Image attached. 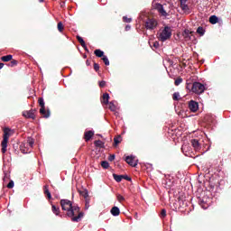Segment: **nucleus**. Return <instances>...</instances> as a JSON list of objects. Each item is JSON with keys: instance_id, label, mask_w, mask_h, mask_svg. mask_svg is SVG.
<instances>
[{"instance_id": "nucleus-1", "label": "nucleus", "mask_w": 231, "mask_h": 231, "mask_svg": "<svg viewBox=\"0 0 231 231\" xmlns=\"http://www.w3.org/2000/svg\"><path fill=\"white\" fill-rule=\"evenodd\" d=\"M60 205L62 210L67 212V217H71L73 223H79L84 217V213L80 212V208L78 205H73L70 200L61 199Z\"/></svg>"}, {"instance_id": "nucleus-2", "label": "nucleus", "mask_w": 231, "mask_h": 231, "mask_svg": "<svg viewBox=\"0 0 231 231\" xmlns=\"http://www.w3.org/2000/svg\"><path fill=\"white\" fill-rule=\"evenodd\" d=\"M171 37H172V30H171L169 26H165L164 29L157 34V39H159L161 42H165V41H168Z\"/></svg>"}, {"instance_id": "nucleus-3", "label": "nucleus", "mask_w": 231, "mask_h": 231, "mask_svg": "<svg viewBox=\"0 0 231 231\" xmlns=\"http://www.w3.org/2000/svg\"><path fill=\"white\" fill-rule=\"evenodd\" d=\"M8 138H10V129L5 128L4 130V139L2 142V152L5 154L6 152V147H8Z\"/></svg>"}, {"instance_id": "nucleus-4", "label": "nucleus", "mask_w": 231, "mask_h": 231, "mask_svg": "<svg viewBox=\"0 0 231 231\" xmlns=\"http://www.w3.org/2000/svg\"><path fill=\"white\" fill-rule=\"evenodd\" d=\"M191 91L196 93V95H201L202 93H205V85L200 82H194L192 84Z\"/></svg>"}, {"instance_id": "nucleus-5", "label": "nucleus", "mask_w": 231, "mask_h": 231, "mask_svg": "<svg viewBox=\"0 0 231 231\" xmlns=\"http://www.w3.org/2000/svg\"><path fill=\"white\" fill-rule=\"evenodd\" d=\"M146 30H156L158 28V21L156 19H148L145 23Z\"/></svg>"}, {"instance_id": "nucleus-6", "label": "nucleus", "mask_w": 231, "mask_h": 231, "mask_svg": "<svg viewBox=\"0 0 231 231\" xmlns=\"http://www.w3.org/2000/svg\"><path fill=\"white\" fill-rule=\"evenodd\" d=\"M155 10L159 12V14H161V15H162V17H167V15H169V14H167V11H165V8L163 7V5L157 3L155 4Z\"/></svg>"}, {"instance_id": "nucleus-7", "label": "nucleus", "mask_w": 231, "mask_h": 231, "mask_svg": "<svg viewBox=\"0 0 231 231\" xmlns=\"http://www.w3.org/2000/svg\"><path fill=\"white\" fill-rule=\"evenodd\" d=\"M189 109L192 113H196V111H198V109H199V104L194 100H190L189 102Z\"/></svg>"}, {"instance_id": "nucleus-8", "label": "nucleus", "mask_w": 231, "mask_h": 231, "mask_svg": "<svg viewBox=\"0 0 231 231\" xmlns=\"http://www.w3.org/2000/svg\"><path fill=\"white\" fill-rule=\"evenodd\" d=\"M180 3V8L182 12L189 14L190 12V8H189V5H187V1L189 0H179Z\"/></svg>"}, {"instance_id": "nucleus-9", "label": "nucleus", "mask_w": 231, "mask_h": 231, "mask_svg": "<svg viewBox=\"0 0 231 231\" xmlns=\"http://www.w3.org/2000/svg\"><path fill=\"white\" fill-rule=\"evenodd\" d=\"M125 162L128 165H131V167H136L138 165V162L134 161V157L133 155L126 156Z\"/></svg>"}, {"instance_id": "nucleus-10", "label": "nucleus", "mask_w": 231, "mask_h": 231, "mask_svg": "<svg viewBox=\"0 0 231 231\" xmlns=\"http://www.w3.org/2000/svg\"><path fill=\"white\" fill-rule=\"evenodd\" d=\"M23 116L25 118H32V120H35V110L31 109L29 111H23Z\"/></svg>"}, {"instance_id": "nucleus-11", "label": "nucleus", "mask_w": 231, "mask_h": 231, "mask_svg": "<svg viewBox=\"0 0 231 231\" xmlns=\"http://www.w3.org/2000/svg\"><path fill=\"white\" fill-rule=\"evenodd\" d=\"M190 143L195 151H201V143L198 139H191Z\"/></svg>"}, {"instance_id": "nucleus-12", "label": "nucleus", "mask_w": 231, "mask_h": 231, "mask_svg": "<svg viewBox=\"0 0 231 231\" xmlns=\"http://www.w3.org/2000/svg\"><path fill=\"white\" fill-rule=\"evenodd\" d=\"M199 203L200 207H202V208H204V209L208 208V205H210V203H208V201L207 200V198H205V197H203L202 199H199Z\"/></svg>"}, {"instance_id": "nucleus-13", "label": "nucleus", "mask_w": 231, "mask_h": 231, "mask_svg": "<svg viewBox=\"0 0 231 231\" xmlns=\"http://www.w3.org/2000/svg\"><path fill=\"white\" fill-rule=\"evenodd\" d=\"M40 113L42 115L43 118H50V110L46 111V106L41 107L40 108Z\"/></svg>"}, {"instance_id": "nucleus-14", "label": "nucleus", "mask_w": 231, "mask_h": 231, "mask_svg": "<svg viewBox=\"0 0 231 231\" xmlns=\"http://www.w3.org/2000/svg\"><path fill=\"white\" fill-rule=\"evenodd\" d=\"M94 134H95V132L92 131V130H89V131L85 132L84 136H85L86 142H89V140H90L91 138H93Z\"/></svg>"}, {"instance_id": "nucleus-15", "label": "nucleus", "mask_w": 231, "mask_h": 231, "mask_svg": "<svg viewBox=\"0 0 231 231\" xmlns=\"http://www.w3.org/2000/svg\"><path fill=\"white\" fill-rule=\"evenodd\" d=\"M110 212L114 217L120 216V208L118 207H113Z\"/></svg>"}, {"instance_id": "nucleus-16", "label": "nucleus", "mask_w": 231, "mask_h": 231, "mask_svg": "<svg viewBox=\"0 0 231 231\" xmlns=\"http://www.w3.org/2000/svg\"><path fill=\"white\" fill-rule=\"evenodd\" d=\"M51 210L55 216H60V208L51 205Z\"/></svg>"}, {"instance_id": "nucleus-17", "label": "nucleus", "mask_w": 231, "mask_h": 231, "mask_svg": "<svg viewBox=\"0 0 231 231\" xmlns=\"http://www.w3.org/2000/svg\"><path fill=\"white\" fill-rule=\"evenodd\" d=\"M77 40L81 44L82 48H84V50L88 51V47L86 46V42H84V39L82 37H80L79 35H78Z\"/></svg>"}, {"instance_id": "nucleus-18", "label": "nucleus", "mask_w": 231, "mask_h": 231, "mask_svg": "<svg viewBox=\"0 0 231 231\" xmlns=\"http://www.w3.org/2000/svg\"><path fill=\"white\" fill-rule=\"evenodd\" d=\"M33 143H35V142L33 141V138L28 137L27 143L24 145H26V147H30V149H32V147H33Z\"/></svg>"}, {"instance_id": "nucleus-19", "label": "nucleus", "mask_w": 231, "mask_h": 231, "mask_svg": "<svg viewBox=\"0 0 231 231\" xmlns=\"http://www.w3.org/2000/svg\"><path fill=\"white\" fill-rule=\"evenodd\" d=\"M218 21H219V18H217V16H216V15H211L209 17V23L211 24H217Z\"/></svg>"}, {"instance_id": "nucleus-20", "label": "nucleus", "mask_w": 231, "mask_h": 231, "mask_svg": "<svg viewBox=\"0 0 231 231\" xmlns=\"http://www.w3.org/2000/svg\"><path fill=\"white\" fill-rule=\"evenodd\" d=\"M12 59H14V56L12 54H9L6 56H3L1 58V60H3V62H10V60H12Z\"/></svg>"}, {"instance_id": "nucleus-21", "label": "nucleus", "mask_w": 231, "mask_h": 231, "mask_svg": "<svg viewBox=\"0 0 231 231\" xmlns=\"http://www.w3.org/2000/svg\"><path fill=\"white\" fill-rule=\"evenodd\" d=\"M113 178L116 181H117V183H120V181H122V180H124V175H117V174L114 173Z\"/></svg>"}, {"instance_id": "nucleus-22", "label": "nucleus", "mask_w": 231, "mask_h": 231, "mask_svg": "<svg viewBox=\"0 0 231 231\" xmlns=\"http://www.w3.org/2000/svg\"><path fill=\"white\" fill-rule=\"evenodd\" d=\"M96 57L101 58V57H105L104 56V51H101L100 49H97L94 51Z\"/></svg>"}, {"instance_id": "nucleus-23", "label": "nucleus", "mask_w": 231, "mask_h": 231, "mask_svg": "<svg viewBox=\"0 0 231 231\" xmlns=\"http://www.w3.org/2000/svg\"><path fill=\"white\" fill-rule=\"evenodd\" d=\"M43 190H44V194L47 195L48 199H51V193L50 192L48 186H44Z\"/></svg>"}, {"instance_id": "nucleus-24", "label": "nucleus", "mask_w": 231, "mask_h": 231, "mask_svg": "<svg viewBox=\"0 0 231 231\" xmlns=\"http://www.w3.org/2000/svg\"><path fill=\"white\" fill-rule=\"evenodd\" d=\"M108 107L110 109V111H116V105H115L114 101H111L110 103H108Z\"/></svg>"}, {"instance_id": "nucleus-25", "label": "nucleus", "mask_w": 231, "mask_h": 231, "mask_svg": "<svg viewBox=\"0 0 231 231\" xmlns=\"http://www.w3.org/2000/svg\"><path fill=\"white\" fill-rule=\"evenodd\" d=\"M122 142V136L117 135L116 137L114 138V145L116 146L118 143H121Z\"/></svg>"}, {"instance_id": "nucleus-26", "label": "nucleus", "mask_w": 231, "mask_h": 231, "mask_svg": "<svg viewBox=\"0 0 231 231\" xmlns=\"http://www.w3.org/2000/svg\"><path fill=\"white\" fill-rule=\"evenodd\" d=\"M197 33H199V35L203 37V35H205V29L201 26L198 27Z\"/></svg>"}, {"instance_id": "nucleus-27", "label": "nucleus", "mask_w": 231, "mask_h": 231, "mask_svg": "<svg viewBox=\"0 0 231 231\" xmlns=\"http://www.w3.org/2000/svg\"><path fill=\"white\" fill-rule=\"evenodd\" d=\"M190 31L189 29H185L183 32V37L185 39H190Z\"/></svg>"}, {"instance_id": "nucleus-28", "label": "nucleus", "mask_w": 231, "mask_h": 231, "mask_svg": "<svg viewBox=\"0 0 231 231\" xmlns=\"http://www.w3.org/2000/svg\"><path fill=\"white\" fill-rule=\"evenodd\" d=\"M103 104H109V94L105 93L103 95Z\"/></svg>"}, {"instance_id": "nucleus-29", "label": "nucleus", "mask_w": 231, "mask_h": 231, "mask_svg": "<svg viewBox=\"0 0 231 231\" xmlns=\"http://www.w3.org/2000/svg\"><path fill=\"white\" fill-rule=\"evenodd\" d=\"M181 151L184 154L187 155V152H189V144L184 143L181 147Z\"/></svg>"}, {"instance_id": "nucleus-30", "label": "nucleus", "mask_w": 231, "mask_h": 231, "mask_svg": "<svg viewBox=\"0 0 231 231\" xmlns=\"http://www.w3.org/2000/svg\"><path fill=\"white\" fill-rule=\"evenodd\" d=\"M94 144L96 145V147H104V142L97 140L94 142Z\"/></svg>"}, {"instance_id": "nucleus-31", "label": "nucleus", "mask_w": 231, "mask_h": 231, "mask_svg": "<svg viewBox=\"0 0 231 231\" xmlns=\"http://www.w3.org/2000/svg\"><path fill=\"white\" fill-rule=\"evenodd\" d=\"M101 167H103V169H109V162L106 161L101 162Z\"/></svg>"}, {"instance_id": "nucleus-32", "label": "nucleus", "mask_w": 231, "mask_h": 231, "mask_svg": "<svg viewBox=\"0 0 231 231\" xmlns=\"http://www.w3.org/2000/svg\"><path fill=\"white\" fill-rule=\"evenodd\" d=\"M10 180V172L4 171V181H8Z\"/></svg>"}, {"instance_id": "nucleus-33", "label": "nucleus", "mask_w": 231, "mask_h": 231, "mask_svg": "<svg viewBox=\"0 0 231 231\" xmlns=\"http://www.w3.org/2000/svg\"><path fill=\"white\" fill-rule=\"evenodd\" d=\"M116 199L117 201H119V203H122V201H125V198H124V196L117 194L116 195Z\"/></svg>"}, {"instance_id": "nucleus-34", "label": "nucleus", "mask_w": 231, "mask_h": 231, "mask_svg": "<svg viewBox=\"0 0 231 231\" xmlns=\"http://www.w3.org/2000/svg\"><path fill=\"white\" fill-rule=\"evenodd\" d=\"M166 217H167V210L166 209H162L161 214H160V217L162 219H163Z\"/></svg>"}, {"instance_id": "nucleus-35", "label": "nucleus", "mask_w": 231, "mask_h": 231, "mask_svg": "<svg viewBox=\"0 0 231 231\" xmlns=\"http://www.w3.org/2000/svg\"><path fill=\"white\" fill-rule=\"evenodd\" d=\"M102 60L105 62V66H109V59L107 56H103Z\"/></svg>"}, {"instance_id": "nucleus-36", "label": "nucleus", "mask_w": 231, "mask_h": 231, "mask_svg": "<svg viewBox=\"0 0 231 231\" xmlns=\"http://www.w3.org/2000/svg\"><path fill=\"white\" fill-rule=\"evenodd\" d=\"M173 100H180V92H175L173 93V97H172Z\"/></svg>"}, {"instance_id": "nucleus-37", "label": "nucleus", "mask_w": 231, "mask_h": 231, "mask_svg": "<svg viewBox=\"0 0 231 231\" xmlns=\"http://www.w3.org/2000/svg\"><path fill=\"white\" fill-rule=\"evenodd\" d=\"M124 23H132L133 18H128L127 16L123 17Z\"/></svg>"}, {"instance_id": "nucleus-38", "label": "nucleus", "mask_w": 231, "mask_h": 231, "mask_svg": "<svg viewBox=\"0 0 231 231\" xmlns=\"http://www.w3.org/2000/svg\"><path fill=\"white\" fill-rule=\"evenodd\" d=\"M58 30L59 32H62V30H64V26L62 25V22H60L58 23Z\"/></svg>"}, {"instance_id": "nucleus-39", "label": "nucleus", "mask_w": 231, "mask_h": 231, "mask_svg": "<svg viewBox=\"0 0 231 231\" xmlns=\"http://www.w3.org/2000/svg\"><path fill=\"white\" fill-rule=\"evenodd\" d=\"M38 102L40 104V107H45L44 106V99L42 97H40Z\"/></svg>"}, {"instance_id": "nucleus-40", "label": "nucleus", "mask_w": 231, "mask_h": 231, "mask_svg": "<svg viewBox=\"0 0 231 231\" xmlns=\"http://www.w3.org/2000/svg\"><path fill=\"white\" fill-rule=\"evenodd\" d=\"M181 82H183V79L179 78L175 80V86H180V84H181Z\"/></svg>"}, {"instance_id": "nucleus-41", "label": "nucleus", "mask_w": 231, "mask_h": 231, "mask_svg": "<svg viewBox=\"0 0 231 231\" xmlns=\"http://www.w3.org/2000/svg\"><path fill=\"white\" fill-rule=\"evenodd\" d=\"M14 180H10L9 183L7 184V189H14Z\"/></svg>"}, {"instance_id": "nucleus-42", "label": "nucleus", "mask_w": 231, "mask_h": 231, "mask_svg": "<svg viewBox=\"0 0 231 231\" xmlns=\"http://www.w3.org/2000/svg\"><path fill=\"white\" fill-rule=\"evenodd\" d=\"M152 46L153 48H155V50H156V49L160 48V42H154Z\"/></svg>"}, {"instance_id": "nucleus-43", "label": "nucleus", "mask_w": 231, "mask_h": 231, "mask_svg": "<svg viewBox=\"0 0 231 231\" xmlns=\"http://www.w3.org/2000/svg\"><path fill=\"white\" fill-rule=\"evenodd\" d=\"M94 69L95 71H98V69H100V65H98V63H94Z\"/></svg>"}, {"instance_id": "nucleus-44", "label": "nucleus", "mask_w": 231, "mask_h": 231, "mask_svg": "<svg viewBox=\"0 0 231 231\" xmlns=\"http://www.w3.org/2000/svg\"><path fill=\"white\" fill-rule=\"evenodd\" d=\"M106 86V81L102 80L99 82V88H104Z\"/></svg>"}, {"instance_id": "nucleus-45", "label": "nucleus", "mask_w": 231, "mask_h": 231, "mask_svg": "<svg viewBox=\"0 0 231 231\" xmlns=\"http://www.w3.org/2000/svg\"><path fill=\"white\" fill-rule=\"evenodd\" d=\"M115 158H116L115 154H112V155H109L108 160L109 162H113Z\"/></svg>"}, {"instance_id": "nucleus-46", "label": "nucleus", "mask_w": 231, "mask_h": 231, "mask_svg": "<svg viewBox=\"0 0 231 231\" xmlns=\"http://www.w3.org/2000/svg\"><path fill=\"white\" fill-rule=\"evenodd\" d=\"M21 151L22 152H23V154H28V152H30V151L28 152V150L23 149V145L21 146Z\"/></svg>"}, {"instance_id": "nucleus-47", "label": "nucleus", "mask_w": 231, "mask_h": 231, "mask_svg": "<svg viewBox=\"0 0 231 231\" xmlns=\"http://www.w3.org/2000/svg\"><path fill=\"white\" fill-rule=\"evenodd\" d=\"M123 180H126V181H131V178L127 175H124Z\"/></svg>"}, {"instance_id": "nucleus-48", "label": "nucleus", "mask_w": 231, "mask_h": 231, "mask_svg": "<svg viewBox=\"0 0 231 231\" xmlns=\"http://www.w3.org/2000/svg\"><path fill=\"white\" fill-rule=\"evenodd\" d=\"M12 66H17V60H14L11 61Z\"/></svg>"}, {"instance_id": "nucleus-49", "label": "nucleus", "mask_w": 231, "mask_h": 231, "mask_svg": "<svg viewBox=\"0 0 231 231\" xmlns=\"http://www.w3.org/2000/svg\"><path fill=\"white\" fill-rule=\"evenodd\" d=\"M129 30H131V25H126L125 26V32H129Z\"/></svg>"}, {"instance_id": "nucleus-50", "label": "nucleus", "mask_w": 231, "mask_h": 231, "mask_svg": "<svg viewBox=\"0 0 231 231\" xmlns=\"http://www.w3.org/2000/svg\"><path fill=\"white\" fill-rule=\"evenodd\" d=\"M4 67H5V63H0V69H3Z\"/></svg>"}, {"instance_id": "nucleus-51", "label": "nucleus", "mask_w": 231, "mask_h": 231, "mask_svg": "<svg viewBox=\"0 0 231 231\" xmlns=\"http://www.w3.org/2000/svg\"><path fill=\"white\" fill-rule=\"evenodd\" d=\"M39 3H44V0H39Z\"/></svg>"}, {"instance_id": "nucleus-52", "label": "nucleus", "mask_w": 231, "mask_h": 231, "mask_svg": "<svg viewBox=\"0 0 231 231\" xmlns=\"http://www.w3.org/2000/svg\"><path fill=\"white\" fill-rule=\"evenodd\" d=\"M87 66H89V62L87 60Z\"/></svg>"}, {"instance_id": "nucleus-53", "label": "nucleus", "mask_w": 231, "mask_h": 231, "mask_svg": "<svg viewBox=\"0 0 231 231\" xmlns=\"http://www.w3.org/2000/svg\"><path fill=\"white\" fill-rule=\"evenodd\" d=\"M88 207H89V206H88V204H86V208H88Z\"/></svg>"}, {"instance_id": "nucleus-54", "label": "nucleus", "mask_w": 231, "mask_h": 231, "mask_svg": "<svg viewBox=\"0 0 231 231\" xmlns=\"http://www.w3.org/2000/svg\"><path fill=\"white\" fill-rule=\"evenodd\" d=\"M168 187H171V184H168Z\"/></svg>"}]
</instances>
